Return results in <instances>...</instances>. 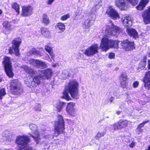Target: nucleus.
<instances>
[{
    "label": "nucleus",
    "instance_id": "nucleus-52",
    "mask_svg": "<svg viewBox=\"0 0 150 150\" xmlns=\"http://www.w3.org/2000/svg\"><path fill=\"white\" fill-rule=\"evenodd\" d=\"M135 145V142L132 141V143L129 144V146L131 148H133Z\"/></svg>",
    "mask_w": 150,
    "mask_h": 150
},
{
    "label": "nucleus",
    "instance_id": "nucleus-28",
    "mask_svg": "<svg viewBox=\"0 0 150 150\" xmlns=\"http://www.w3.org/2000/svg\"><path fill=\"white\" fill-rule=\"evenodd\" d=\"M45 49L49 53L51 57V58L52 59L54 60L55 58V56L53 53L52 48L47 45L45 46Z\"/></svg>",
    "mask_w": 150,
    "mask_h": 150
},
{
    "label": "nucleus",
    "instance_id": "nucleus-29",
    "mask_svg": "<svg viewBox=\"0 0 150 150\" xmlns=\"http://www.w3.org/2000/svg\"><path fill=\"white\" fill-rule=\"evenodd\" d=\"M40 60L38 59H31L29 62V64L34 67L38 68Z\"/></svg>",
    "mask_w": 150,
    "mask_h": 150
},
{
    "label": "nucleus",
    "instance_id": "nucleus-51",
    "mask_svg": "<svg viewBox=\"0 0 150 150\" xmlns=\"http://www.w3.org/2000/svg\"><path fill=\"white\" fill-rule=\"evenodd\" d=\"M139 84V82L137 81H136L133 83V86L134 88H136L138 86Z\"/></svg>",
    "mask_w": 150,
    "mask_h": 150
},
{
    "label": "nucleus",
    "instance_id": "nucleus-4",
    "mask_svg": "<svg viewBox=\"0 0 150 150\" xmlns=\"http://www.w3.org/2000/svg\"><path fill=\"white\" fill-rule=\"evenodd\" d=\"M10 87L11 92L13 94L19 95L23 92L22 86L21 83L17 79L11 81Z\"/></svg>",
    "mask_w": 150,
    "mask_h": 150
},
{
    "label": "nucleus",
    "instance_id": "nucleus-21",
    "mask_svg": "<svg viewBox=\"0 0 150 150\" xmlns=\"http://www.w3.org/2000/svg\"><path fill=\"white\" fill-rule=\"evenodd\" d=\"M41 72L42 74L41 75V78L44 79H48L52 73V70L49 69L41 71Z\"/></svg>",
    "mask_w": 150,
    "mask_h": 150
},
{
    "label": "nucleus",
    "instance_id": "nucleus-39",
    "mask_svg": "<svg viewBox=\"0 0 150 150\" xmlns=\"http://www.w3.org/2000/svg\"><path fill=\"white\" fill-rule=\"evenodd\" d=\"M120 84L121 87L123 88L126 87L127 86V80H120Z\"/></svg>",
    "mask_w": 150,
    "mask_h": 150
},
{
    "label": "nucleus",
    "instance_id": "nucleus-36",
    "mask_svg": "<svg viewBox=\"0 0 150 150\" xmlns=\"http://www.w3.org/2000/svg\"><path fill=\"white\" fill-rule=\"evenodd\" d=\"M57 28L61 31V32H64L65 30V25L62 23H59L57 24Z\"/></svg>",
    "mask_w": 150,
    "mask_h": 150
},
{
    "label": "nucleus",
    "instance_id": "nucleus-15",
    "mask_svg": "<svg viewBox=\"0 0 150 150\" xmlns=\"http://www.w3.org/2000/svg\"><path fill=\"white\" fill-rule=\"evenodd\" d=\"M144 22L146 24L150 23V6L145 10L142 14Z\"/></svg>",
    "mask_w": 150,
    "mask_h": 150
},
{
    "label": "nucleus",
    "instance_id": "nucleus-55",
    "mask_svg": "<svg viewBox=\"0 0 150 150\" xmlns=\"http://www.w3.org/2000/svg\"><path fill=\"white\" fill-rule=\"evenodd\" d=\"M114 99V98H113V97H111L110 98V102L111 103V102H112L113 101V100Z\"/></svg>",
    "mask_w": 150,
    "mask_h": 150
},
{
    "label": "nucleus",
    "instance_id": "nucleus-2",
    "mask_svg": "<svg viewBox=\"0 0 150 150\" xmlns=\"http://www.w3.org/2000/svg\"><path fill=\"white\" fill-rule=\"evenodd\" d=\"M30 139L26 136H18L16 140V143L18 145L19 150H32L33 148L29 145Z\"/></svg>",
    "mask_w": 150,
    "mask_h": 150
},
{
    "label": "nucleus",
    "instance_id": "nucleus-27",
    "mask_svg": "<svg viewBox=\"0 0 150 150\" xmlns=\"http://www.w3.org/2000/svg\"><path fill=\"white\" fill-rule=\"evenodd\" d=\"M42 35L47 38H50V31L45 28H42L40 29Z\"/></svg>",
    "mask_w": 150,
    "mask_h": 150
},
{
    "label": "nucleus",
    "instance_id": "nucleus-13",
    "mask_svg": "<svg viewBox=\"0 0 150 150\" xmlns=\"http://www.w3.org/2000/svg\"><path fill=\"white\" fill-rule=\"evenodd\" d=\"M106 13L112 19L116 20L120 18L117 12L112 7H110L107 11Z\"/></svg>",
    "mask_w": 150,
    "mask_h": 150
},
{
    "label": "nucleus",
    "instance_id": "nucleus-37",
    "mask_svg": "<svg viewBox=\"0 0 150 150\" xmlns=\"http://www.w3.org/2000/svg\"><path fill=\"white\" fill-rule=\"evenodd\" d=\"M42 22L45 24H48L50 23V21L48 17L46 15H44L43 17Z\"/></svg>",
    "mask_w": 150,
    "mask_h": 150
},
{
    "label": "nucleus",
    "instance_id": "nucleus-23",
    "mask_svg": "<svg viewBox=\"0 0 150 150\" xmlns=\"http://www.w3.org/2000/svg\"><path fill=\"white\" fill-rule=\"evenodd\" d=\"M22 67L24 71L30 75H34L37 73L36 71L33 69L27 66L23 65Z\"/></svg>",
    "mask_w": 150,
    "mask_h": 150
},
{
    "label": "nucleus",
    "instance_id": "nucleus-6",
    "mask_svg": "<svg viewBox=\"0 0 150 150\" xmlns=\"http://www.w3.org/2000/svg\"><path fill=\"white\" fill-rule=\"evenodd\" d=\"M58 121L54 124L55 132L58 135L63 133L64 131V121L62 116L59 115L57 116Z\"/></svg>",
    "mask_w": 150,
    "mask_h": 150
},
{
    "label": "nucleus",
    "instance_id": "nucleus-50",
    "mask_svg": "<svg viewBox=\"0 0 150 150\" xmlns=\"http://www.w3.org/2000/svg\"><path fill=\"white\" fill-rule=\"evenodd\" d=\"M115 57V54L113 53H110L108 57L110 59H113Z\"/></svg>",
    "mask_w": 150,
    "mask_h": 150
},
{
    "label": "nucleus",
    "instance_id": "nucleus-9",
    "mask_svg": "<svg viewBox=\"0 0 150 150\" xmlns=\"http://www.w3.org/2000/svg\"><path fill=\"white\" fill-rule=\"evenodd\" d=\"M98 47L97 44H95L87 48L84 52L86 56L91 57L98 52Z\"/></svg>",
    "mask_w": 150,
    "mask_h": 150
},
{
    "label": "nucleus",
    "instance_id": "nucleus-35",
    "mask_svg": "<svg viewBox=\"0 0 150 150\" xmlns=\"http://www.w3.org/2000/svg\"><path fill=\"white\" fill-rule=\"evenodd\" d=\"M12 8L14 9L18 13H19V6L16 3H13L11 4Z\"/></svg>",
    "mask_w": 150,
    "mask_h": 150
},
{
    "label": "nucleus",
    "instance_id": "nucleus-3",
    "mask_svg": "<svg viewBox=\"0 0 150 150\" xmlns=\"http://www.w3.org/2000/svg\"><path fill=\"white\" fill-rule=\"evenodd\" d=\"M118 47V42L117 41L109 40L107 38H103L101 40L100 49L103 51H106L110 48H117Z\"/></svg>",
    "mask_w": 150,
    "mask_h": 150
},
{
    "label": "nucleus",
    "instance_id": "nucleus-42",
    "mask_svg": "<svg viewBox=\"0 0 150 150\" xmlns=\"http://www.w3.org/2000/svg\"><path fill=\"white\" fill-rule=\"evenodd\" d=\"M47 67V65L45 62L40 60L38 68H45Z\"/></svg>",
    "mask_w": 150,
    "mask_h": 150
},
{
    "label": "nucleus",
    "instance_id": "nucleus-49",
    "mask_svg": "<svg viewBox=\"0 0 150 150\" xmlns=\"http://www.w3.org/2000/svg\"><path fill=\"white\" fill-rule=\"evenodd\" d=\"M34 109L36 111H41L40 105V104H37L35 106Z\"/></svg>",
    "mask_w": 150,
    "mask_h": 150
},
{
    "label": "nucleus",
    "instance_id": "nucleus-53",
    "mask_svg": "<svg viewBox=\"0 0 150 150\" xmlns=\"http://www.w3.org/2000/svg\"><path fill=\"white\" fill-rule=\"evenodd\" d=\"M54 0H48L47 4L49 5H51Z\"/></svg>",
    "mask_w": 150,
    "mask_h": 150
},
{
    "label": "nucleus",
    "instance_id": "nucleus-54",
    "mask_svg": "<svg viewBox=\"0 0 150 150\" xmlns=\"http://www.w3.org/2000/svg\"><path fill=\"white\" fill-rule=\"evenodd\" d=\"M148 69H150V60H148Z\"/></svg>",
    "mask_w": 150,
    "mask_h": 150
},
{
    "label": "nucleus",
    "instance_id": "nucleus-18",
    "mask_svg": "<svg viewBox=\"0 0 150 150\" xmlns=\"http://www.w3.org/2000/svg\"><path fill=\"white\" fill-rule=\"evenodd\" d=\"M122 20L124 25L125 26L131 25L132 21L131 18L127 15H123L122 17Z\"/></svg>",
    "mask_w": 150,
    "mask_h": 150
},
{
    "label": "nucleus",
    "instance_id": "nucleus-61",
    "mask_svg": "<svg viewBox=\"0 0 150 150\" xmlns=\"http://www.w3.org/2000/svg\"><path fill=\"white\" fill-rule=\"evenodd\" d=\"M47 55H48V56L49 57V58H50V57L49 56V55L47 54Z\"/></svg>",
    "mask_w": 150,
    "mask_h": 150
},
{
    "label": "nucleus",
    "instance_id": "nucleus-14",
    "mask_svg": "<svg viewBox=\"0 0 150 150\" xmlns=\"http://www.w3.org/2000/svg\"><path fill=\"white\" fill-rule=\"evenodd\" d=\"M95 18L93 17L91 15H90L88 18L86 19L83 24V27L85 28H88L94 23Z\"/></svg>",
    "mask_w": 150,
    "mask_h": 150
},
{
    "label": "nucleus",
    "instance_id": "nucleus-10",
    "mask_svg": "<svg viewBox=\"0 0 150 150\" xmlns=\"http://www.w3.org/2000/svg\"><path fill=\"white\" fill-rule=\"evenodd\" d=\"M122 48L126 51L131 50L134 48V42L129 41L128 40L122 41L121 43Z\"/></svg>",
    "mask_w": 150,
    "mask_h": 150
},
{
    "label": "nucleus",
    "instance_id": "nucleus-34",
    "mask_svg": "<svg viewBox=\"0 0 150 150\" xmlns=\"http://www.w3.org/2000/svg\"><path fill=\"white\" fill-rule=\"evenodd\" d=\"M147 57H144L143 59L142 60L139 64V67L140 68L144 69L145 67L146 63Z\"/></svg>",
    "mask_w": 150,
    "mask_h": 150
},
{
    "label": "nucleus",
    "instance_id": "nucleus-19",
    "mask_svg": "<svg viewBox=\"0 0 150 150\" xmlns=\"http://www.w3.org/2000/svg\"><path fill=\"white\" fill-rule=\"evenodd\" d=\"M143 81L145 87L148 89L150 88V71L146 73Z\"/></svg>",
    "mask_w": 150,
    "mask_h": 150
},
{
    "label": "nucleus",
    "instance_id": "nucleus-30",
    "mask_svg": "<svg viewBox=\"0 0 150 150\" xmlns=\"http://www.w3.org/2000/svg\"><path fill=\"white\" fill-rule=\"evenodd\" d=\"M120 129L126 127L127 125L128 121L127 120H120L118 122Z\"/></svg>",
    "mask_w": 150,
    "mask_h": 150
},
{
    "label": "nucleus",
    "instance_id": "nucleus-45",
    "mask_svg": "<svg viewBox=\"0 0 150 150\" xmlns=\"http://www.w3.org/2000/svg\"><path fill=\"white\" fill-rule=\"evenodd\" d=\"M132 5L135 6L138 2V0H127Z\"/></svg>",
    "mask_w": 150,
    "mask_h": 150
},
{
    "label": "nucleus",
    "instance_id": "nucleus-58",
    "mask_svg": "<svg viewBox=\"0 0 150 150\" xmlns=\"http://www.w3.org/2000/svg\"><path fill=\"white\" fill-rule=\"evenodd\" d=\"M139 130V132H142L143 131V129H141V128L140 129H139V130Z\"/></svg>",
    "mask_w": 150,
    "mask_h": 150
},
{
    "label": "nucleus",
    "instance_id": "nucleus-43",
    "mask_svg": "<svg viewBox=\"0 0 150 150\" xmlns=\"http://www.w3.org/2000/svg\"><path fill=\"white\" fill-rule=\"evenodd\" d=\"M149 121V120L144 121L142 123L139 124L137 126V130H139V129H140L141 127H143Z\"/></svg>",
    "mask_w": 150,
    "mask_h": 150
},
{
    "label": "nucleus",
    "instance_id": "nucleus-60",
    "mask_svg": "<svg viewBox=\"0 0 150 150\" xmlns=\"http://www.w3.org/2000/svg\"><path fill=\"white\" fill-rule=\"evenodd\" d=\"M2 13V11L0 10V15Z\"/></svg>",
    "mask_w": 150,
    "mask_h": 150
},
{
    "label": "nucleus",
    "instance_id": "nucleus-57",
    "mask_svg": "<svg viewBox=\"0 0 150 150\" xmlns=\"http://www.w3.org/2000/svg\"><path fill=\"white\" fill-rule=\"evenodd\" d=\"M121 111H118L117 112V114L118 115H119L121 113Z\"/></svg>",
    "mask_w": 150,
    "mask_h": 150
},
{
    "label": "nucleus",
    "instance_id": "nucleus-8",
    "mask_svg": "<svg viewBox=\"0 0 150 150\" xmlns=\"http://www.w3.org/2000/svg\"><path fill=\"white\" fill-rule=\"evenodd\" d=\"M21 43V40L20 38H16L12 41V48L10 47L9 49V53L12 54L14 53L16 56L20 55L19 47Z\"/></svg>",
    "mask_w": 150,
    "mask_h": 150
},
{
    "label": "nucleus",
    "instance_id": "nucleus-17",
    "mask_svg": "<svg viewBox=\"0 0 150 150\" xmlns=\"http://www.w3.org/2000/svg\"><path fill=\"white\" fill-rule=\"evenodd\" d=\"M32 11L33 8L31 6L23 7L22 9V15L24 16H30L32 14Z\"/></svg>",
    "mask_w": 150,
    "mask_h": 150
},
{
    "label": "nucleus",
    "instance_id": "nucleus-7",
    "mask_svg": "<svg viewBox=\"0 0 150 150\" xmlns=\"http://www.w3.org/2000/svg\"><path fill=\"white\" fill-rule=\"evenodd\" d=\"M10 58L6 56L3 61L5 71L7 75L10 78L13 76L14 74L12 72V69Z\"/></svg>",
    "mask_w": 150,
    "mask_h": 150
},
{
    "label": "nucleus",
    "instance_id": "nucleus-26",
    "mask_svg": "<svg viewBox=\"0 0 150 150\" xmlns=\"http://www.w3.org/2000/svg\"><path fill=\"white\" fill-rule=\"evenodd\" d=\"M101 6L99 4L94 5L91 9V13L92 15V16L95 18L96 13L97 12L98 10L100 8Z\"/></svg>",
    "mask_w": 150,
    "mask_h": 150
},
{
    "label": "nucleus",
    "instance_id": "nucleus-33",
    "mask_svg": "<svg viewBox=\"0 0 150 150\" xmlns=\"http://www.w3.org/2000/svg\"><path fill=\"white\" fill-rule=\"evenodd\" d=\"M65 103L63 102H59L57 105V110L58 112H60L62 110L63 107L65 105Z\"/></svg>",
    "mask_w": 150,
    "mask_h": 150
},
{
    "label": "nucleus",
    "instance_id": "nucleus-32",
    "mask_svg": "<svg viewBox=\"0 0 150 150\" xmlns=\"http://www.w3.org/2000/svg\"><path fill=\"white\" fill-rule=\"evenodd\" d=\"M71 75V74L69 73V71L67 70H64L63 71L61 76L62 79H66Z\"/></svg>",
    "mask_w": 150,
    "mask_h": 150
},
{
    "label": "nucleus",
    "instance_id": "nucleus-22",
    "mask_svg": "<svg viewBox=\"0 0 150 150\" xmlns=\"http://www.w3.org/2000/svg\"><path fill=\"white\" fill-rule=\"evenodd\" d=\"M115 6L122 10H124L126 7V3L125 0H115Z\"/></svg>",
    "mask_w": 150,
    "mask_h": 150
},
{
    "label": "nucleus",
    "instance_id": "nucleus-56",
    "mask_svg": "<svg viewBox=\"0 0 150 150\" xmlns=\"http://www.w3.org/2000/svg\"><path fill=\"white\" fill-rule=\"evenodd\" d=\"M147 55L149 57H150V51L148 52Z\"/></svg>",
    "mask_w": 150,
    "mask_h": 150
},
{
    "label": "nucleus",
    "instance_id": "nucleus-31",
    "mask_svg": "<svg viewBox=\"0 0 150 150\" xmlns=\"http://www.w3.org/2000/svg\"><path fill=\"white\" fill-rule=\"evenodd\" d=\"M30 54H34L37 56H42V53L41 52L34 48L31 49L30 51Z\"/></svg>",
    "mask_w": 150,
    "mask_h": 150
},
{
    "label": "nucleus",
    "instance_id": "nucleus-24",
    "mask_svg": "<svg viewBox=\"0 0 150 150\" xmlns=\"http://www.w3.org/2000/svg\"><path fill=\"white\" fill-rule=\"evenodd\" d=\"M101 129L103 128V132H98L97 133L96 136H95V138L96 139H98L101 137H103L105 134L106 132V127L105 125H103L100 127Z\"/></svg>",
    "mask_w": 150,
    "mask_h": 150
},
{
    "label": "nucleus",
    "instance_id": "nucleus-16",
    "mask_svg": "<svg viewBox=\"0 0 150 150\" xmlns=\"http://www.w3.org/2000/svg\"><path fill=\"white\" fill-rule=\"evenodd\" d=\"M75 106V103L73 102L68 103L66 108L67 112L69 115H72L76 112V110L74 108Z\"/></svg>",
    "mask_w": 150,
    "mask_h": 150
},
{
    "label": "nucleus",
    "instance_id": "nucleus-5",
    "mask_svg": "<svg viewBox=\"0 0 150 150\" xmlns=\"http://www.w3.org/2000/svg\"><path fill=\"white\" fill-rule=\"evenodd\" d=\"M122 31V29L119 27L115 26L111 20L109 21V24L106 26L105 32L108 35L112 36L117 35Z\"/></svg>",
    "mask_w": 150,
    "mask_h": 150
},
{
    "label": "nucleus",
    "instance_id": "nucleus-38",
    "mask_svg": "<svg viewBox=\"0 0 150 150\" xmlns=\"http://www.w3.org/2000/svg\"><path fill=\"white\" fill-rule=\"evenodd\" d=\"M76 18H78L77 17L78 16H79L78 18L79 19H81L83 17V12L82 10H79L77 11L75 13Z\"/></svg>",
    "mask_w": 150,
    "mask_h": 150
},
{
    "label": "nucleus",
    "instance_id": "nucleus-44",
    "mask_svg": "<svg viewBox=\"0 0 150 150\" xmlns=\"http://www.w3.org/2000/svg\"><path fill=\"white\" fill-rule=\"evenodd\" d=\"M70 17L69 14H67L62 16L61 18V20L62 21H65L67 20Z\"/></svg>",
    "mask_w": 150,
    "mask_h": 150
},
{
    "label": "nucleus",
    "instance_id": "nucleus-25",
    "mask_svg": "<svg viewBox=\"0 0 150 150\" xmlns=\"http://www.w3.org/2000/svg\"><path fill=\"white\" fill-rule=\"evenodd\" d=\"M148 2V0H141L139 5L136 8L139 10H142Z\"/></svg>",
    "mask_w": 150,
    "mask_h": 150
},
{
    "label": "nucleus",
    "instance_id": "nucleus-1",
    "mask_svg": "<svg viewBox=\"0 0 150 150\" xmlns=\"http://www.w3.org/2000/svg\"><path fill=\"white\" fill-rule=\"evenodd\" d=\"M78 86L79 84L76 81L74 80L70 81L68 83V85L66 87V90L63 92V98L67 100H71V98L69 96L68 91L72 98L76 99H79Z\"/></svg>",
    "mask_w": 150,
    "mask_h": 150
},
{
    "label": "nucleus",
    "instance_id": "nucleus-20",
    "mask_svg": "<svg viewBox=\"0 0 150 150\" xmlns=\"http://www.w3.org/2000/svg\"><path fill=\"white\" fill-rule=\"evenodd\" d=\"M127 34L130 37L136 38L138 37V33L136 30L132 28H127L126 30Z\"/></svg>",
    "mask_w": 150,
    "mask_h": 150
},
{
    "label": "nucleus",
    "instance_id": "nucleus-59",
    "mask_svg": "<svg viewBox=\"0 0 150 150\" xmlns=\"http://www.w3.org/2000/svg\"><path fill=\"white\" fill-rule=\"evenodd\" d=\"M145 150H150V146H149L148 149Z\"/></svg>",
    "mask_w": 150,
    "mask_h": 150
},
{
    "label": "nucleus",
    "instance_id": "nucleus-41",
    "mask_svg": "<svg viewBox=\"0 0 150 150\" xmlns=\"http://www.w3.org/2000/svg\"><path fill=\"white\" fill-rule=\"evenodd\" d=\"M6 94V91L5 88H2L0 89V99H2L3 97Z\"/></svg>",
    "mask_w": 150,
    "mask_h": 150
},
{
    "label": "nucleus",
    "instance_id": "nucleus-40",
    "mask_svg": "<svg viewBox=\"0 0 150 150\" xmlns=\"http://www.w3.org/2000/svg\"><path fill=\"white\" fill-rule=\"evenodd\" d=\"M3 25L6 30H10L11 29V25L10 22L5 21L3 23Z\"/></svg>",
    "mask_w": 150,
    "mask_h": 150
},
{
    "label": "nucleus",
    "instance_id": "nucleus-47",
    "mask_svg": "<svg viewBox=\"0 0 150 150\" xmlns=\"http://www.w3.org/2000/svg\"><path fill=\"white\" fill-rule=\"evenodd\" d=\"M113 129L114 130H117L118 129H120V126L118 122H116L113 125Z\"/></svg>",
    "mask_w": 150,
    "mask_h": 150
},
{
    "label": "nucleus",
    "instance_id": "nucleus-46",
    "mask_svg": "<svg viewBox=\"0 0 150 150\" xmlns=\"http://www.w3.org/2000/svg\"><path fill=\"white\" fill-rule=\"evenodd\" d=\"M120 80H128L127 76L125 74H122L120 76Z\"/></svg>",
    "mask_w": 150,
    "mask_h": 150
},
{
    "label": "nucleus",
    "instance_id": "nucleus-12",
    "mask_svg": "<svg viewBox=\"0 0 150 150\" xmlns=\"http://www.w3.org/2000/svg\"><path fill=\"white\" fill-rule=\"evenodd\" d=\"M29 128L31 131L34 134V135H32V137L34 138L36 142L40 140V138L38 131V127L35 124H31L29 126Z\"/></svg>",
    "mask_w": 150,
    "mask_h": 150
},
{
    "label": "nucleus",
    "instance_id": "nucleus-48",
    "mask_svg": "<svg viewBox=\"0 0 150 150\" xmlns=\"http://www.w3.org/2000/svg\"><path fill=\"white\" fill-rule=\"evenodd\" d=\"M35 86L34 88H33V91L36 93H39L41 91V89L38 87H37V86H35Z\"/></svg>",
    "mask_w": 150,
    "mask_h": 150
},
{
    "label": "nucleus",
    "instance_id": "nucleus-11",
    "mask_svg": "<svg viewBox=\"0 0 150 150\" xmlns=\"http://www.w3.org/2000/svg\"><path fill=\"white\" fill-rule=\"evenodd\" d=\"M40 76H36L34 77L33 81L30 83L28 81H25V83L28 86L31 88H34L35 86H38L40 84Z\"/></svg>",
    "mask_w": 150,
    "mask_h": 150
}]
</instances>
